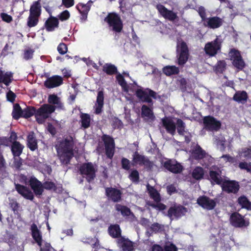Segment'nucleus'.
<instances>
[{
    "label": "nucleus",
    "instance_id": "6e6d98bb",
    "mask_svg": "<svg viewBox=\"0 0 251 251\" xmlns=\"http://www.w3.org/2000/svg\"><path fill=\"white\" fill-rule=\"evenodd\" d=\"M239 155L247 159H251V147L242 149L239 152Z\"/></svg>",
    "mask_w": 251,
    "mask_h": 251
},
{
    "label": "nucleus",
    "instance_id": "e2e57ef3",
    "mask_svg": "<svg viewBox=\"0 0 251 251\" xmlns=\"http://www.w3.org/2000/svg\"><path fill=\"white\" fill-rule=\"evenodd\" d=\"M198 12L201 19V22L203 23L205 22L207 18L206 17V14L204 7L201 6H200L198 8Z\"/></svg>",
    "mask_w": 251,
    "mask_h": 251
},
{
    "label": "nucleus",
    "instance_id": "774afa93",
    "mask_svg": "<svg viewBox=\"0 0 251 251\" xmlns=\"http://www.w3.org/2000/svg\"><path fill=\"white\" fill-rule=\"evenodd\" d=\"M34 50L31 49L25 50L24 53V58L28 60L31 59L33 57Z\"/></svg>",
    "mask_w": 251,
    "mask_h": 251
},
{
    "label": "nucleus",
    "instance_id": "7ed1b4c3",
    "mask_svg": "<svg viewBox=\"0 0 251 251\" xmlns=\"http://www.w3.org/2000/svg\"><path fill=\"white\" fill-rule=\"evenodd\" d=\"M104 21L112 30L117 33L121 32L123 28V23L120 16L115 12L108 14Z\"/></svg>",
    "mask_w": 251,
    "mask_h": 251
},
{
    "label": "nucleus",
    "instance_id": "79ce46f5",
    "mask_svg": "<svg viewBox=\"0 0 251 251\" xmlns=\"http://www.w3.org/2000/svg\"><path fill=\"white\" fill-rule=\"evenodd\" d=\"M115 209L117 211L120 212L122 215L124 217H128L132 214L130 208L126 205L116 204L115 205Z\"/></svg>",
    "mask_w": 251,
    "mask_h": 251
},
{
    "label": "nucleus",
    "instance_id": "72a5a7b5",
    "mask_svg": "<svg viewBox=\"0 0 251 251\" xmlns=\"http://www.w3.org/2000/svg\"><path fill=\"white\" fill-rule=\"evenodd\" d=\"M192 154L195 159H202L205 157L206 152L200 145L197 144L192 150Z\"/></svg>",
    "mask_w": 251,
    "mask_h": 251
},
{
    "label": "nucleus",
    "instance_id": "9b49d317",
    "mask_svg": "<svg viewBox=\"0 0 251 251\" xmlns=\"http://www.w3.org/2000/svg\"><path fill=\"white\" fill-rule=\"evenodd\" d=\"M105 195L108 200L113 202H119L122 200V191L112 187H106Z\"/></svg>",
    "mask_w": 251,
    "mask_h": 251
},
{
    "label": "nucleus",
    "instance_id": "13d9d810",
    "mask_svg": "<svg viewBox=\"0 0 251 251\" xmlns=\"http://www.w3.org/2000/svg\"><path fill=\"white\" fill-rule=\"evenodd\" d=\"M112 127L114 129L121 128L123 126V123L122 121L117 117H114L112 119Z\"/></svg>",
    "mask_w": 251,
    "mask_h": 251
},
{
    "label": "nucleus",
    "instance_id": "423d86ee",
    "mask_svg": "<svg viewBox=\"0 0 251 251\" xmlns=\"http://www.w3.org/2000/svg\"><path fill=\"white\" fill-rule=\"evenodd\" d=\"M229 56L232 65L238 71H242L244 69L246 66V63L240 51L235 49H232L229 52Z\"/></svg>",
    "mask_w": 251,
    "mask_h": 251
},
{
    "label": "nucleus",
    "instance_id": "f03ea898",
    "mask_svg": "<svg viewBox=\"0 0 251 251\" xmlns=\"http://www.w3.org/2000/svg\"><path fill=\"white\" fill-rule=\"evenodd\" d=\"M135 94L140 102L148 103L150 107L152 106L153 104L152 98L154 99L157 98V93L149 88L137 89Z\"/></svg>",
    "mask_w": 251,
    "mask_h": 251
},
{
    "label": "nucleus",
    "instance_id": "c03bdc74",
    "mask_svg": "<svg viewBox=\"0 0 251 251\" xmlns=\"http://www.w3.org/2000/svg\"><path fill=\"white\" fill-rule=\"evenodd\" d=\"M22 118L28 119L34 115L35 116L36 108L34 106H28L23 109Z\"/></svg>",
    "mask_w": 251,
    "mask_h": 251
},
{
    "label": "nucleus",
    "instance_id": "4be33fe9",
    "mask_svg": "<svg viewBox=\"0 0 251 251\" xmlns=\"http://www.w3.org/2000/svg\"><path fill=\"white\" fill-rule=\"evenodd\" d=\"M223 24V20L219 17L215 16L208 18L203 23L204 26L209 28L215 29L220 27Z\"/></svg>",
    "mask_w": 251,
    "mask_h": 251
},
{
    "label": "nucleus",
    "instance_id": "c9c22d12",
    "mask_svg": "<svg viewBox=\"0 0 251 251\" xmlns=\"http://www.w3.org/2000/svg\"><path fill=\"white\" fill-rule=\"evenodd\" d=\"M121 244V248L123 251H132L134 250L133 242L128 239L122 237L119 241Z\"/></svg>",
    "mask_w": 251,
    "mask_h": 251
},
{
    "label": "nucleus",
    "instance_id": "dca6fc26",
    "mask_svg": "<svg viewBox=\"0 0 251 251\" xmlns=\"http://www.w3.org/2000/svg\"><path fill=\"white\" fill-rule=\"evenodd\" d=\"M221 185L223 191L227 193L236 194L240 189L239 182L235 180H224Z\"/></svg>",
    "mask_w": 251,
    "mask_h": 251
},
{
    "label": "nucleus",
    "instance_id": "09e8293b",
    "mask_svg": "<svg viewBox=\"0 0 251 251\" xmlns=\"http://www.w3.org/2000/svg\"><path fill=\"white\" fill-rule=\"evenodd\" d=\"M40 17L29 15L27 20V26L31 28L36 26L39 23Z\"/></svg>",
    "mask_w": 251,
    "mask_h": 251
},
{
    "label": "nucleus",
    "instance_id": "1a4fd4ad",
    "mask_svg": "<svg viewBox=\"0 0 251 251\" xmlns=\"http://www.w3.org/2000/svg\"><path fill=\"white\" fill-rule=\"evenodd\" d=\"M203 128L207 131H218L221 126L220 121L212 116H206L203 118Z\"/></svg>",
    "mask_w": 251,
    "mask_h": 251
},
{
    "label": "nucleus",
    "instance_id": "bb28decb",
    "mask_svg": "<svg viewBox=\"0 0 251 251\" xmlns=\"http://www.w3.org/2000/svg\"><path fill=\"white\" fill-rule=\"evenodd\" d=\"M232 99L234 101L241 104L246 103L249 99V96L246 91H237L234 94Z\"/></svg>",
    "mask_w": 251,
    "mask_h": 251
},
{
    "label": "nucleus",
    "instance_id": "b1692460",
    "mask_svg": "<svg viewBox=\"0 0 251 251\" xmlns=\"http://www.w3.org/2000/svg\"><path fill=\"white\" fill-rule=\"evenodd\" d=\"M162 123L167 132L174 135L176 129V125L174 122L169 117H164L162 119Z\"/></svg>",
    "mask_w": 251,
    "mask_h": 251
},
{
    "label": "nucleus",
    "instance_id": "ddd939ff",
    "mask_svg": "<svg viewBox=\"0 0 251 251\" xmlns=\"http://www.w3.org/2000/svg\"><path fill=\"white\" fill-rule=\"evenodd\" d=\"M221 43L217 38H216L213 41L207 43L204 50L206 54L209 56H214L221 50Z\"/></svg>",
    "mask_w": 251,
    "mask_h": 251
},
{
    "label": "nucleus",
    "instance_id": "680f3d73",
    "mask_svg": "<svg viewBox=\"0 0 251 251\" xmlns=\"http://www.w3.org/2000/svg\"><path fill=\"white\" fill-rule=\"evenodd\" d=\"M238 167L241 170H246L248 172H251V163H248L246 162H240L239 163Z\"/></svg>",
    "mask_w": 251,
    "mask_h": 251
},
{
    "label": "nucleus",
    "instance_id": "aec40b11",
    "mask_svg": "<svg viewBox=\"0 0 251 251\" xmlns=\"http://www.w3.org/2000/svg\"><path fill=\"white\" fill-rule=\"evenodd\" d=\"M15 189L25 199L30 201L34 199V197L33 193L26 186L20 184H15Z\"/></svg>",
    "mask_w": 251,
    "mask_h": 251
},
{
    "label": "nucleus",
    "instance_id": "4d7b16f0",
    "mask_svg": "<svg viewBox=\"0 0 251 251\" xmlns=\"http://www.w3.org/2000/svg\"><path fill=\"white\" fill-rule=\"evenodd\" d=\"M122 168L126 171H129L131 167V162L126 158L123 157L121 161Z\"/></svg>",
    "mask_w": 251,
    "mask_h": 251
},
{
    "label": "nucleus",
    "instance_id": "2eb2a0df",
    "mask_svg": "<svg viewBox=\"0 0 251 251\" xmlns=\"http://www.w3.org/2000/svg\"><path fill=\"white\" fill-rule=\"evenodd\" d=\"M163 167L169 172L177 174L180 173L183 169V166L176 161L168 159L163 164Z\"/></svg>",
    "mask_w": 251,
    "mask_h": 251
},
{
    "label": "nucleus",
    "instance_id": "37998d69",
    "mask_svg": "<svg viewBox=\"0 0 251 251\" xmlns=\"http://www.w3.org/2000/svg\"><path fill=\"white\" fill-rule=\"evenodd\" d=\"M226 63L224 60H219L214 67L213 70L216 74H223L226 68Z\"/></svg>",
    "mask_w": 251,
    "mask_h": 251
},
{
    "label": "nucleus",
    "instance_id": "e433bc0d",
    "mask_svg": "<svg viewBox=\"0 0 251 251\" xmlns=\"http://www.w3.org/2000/svg\"><path fill=\"white\" fill-rule=\"evenodd\" d=\"M237 202L242 208L251 210V202L245 196L243 195L239 197L238 198Z\"/></svg>",
    "mask_w": 251,
    "mask_h": 251
},
{
    "label": "nucleus",
    "instance_id": "a211bd4d",
    "mask_svg": "<svg viewBox=\"0 0 251 251\" xmlns=\"http://www.w3.org/2000/svg\"><path fill=\"white\" fill-rule=\"evenodd\" d=\"M29 185L36 196H41L44 192L43 183L35 177L29 180Z\"/></svg>",
    "mask_w": 251,
    "mask_h": 251
},
{
    "label": "nucleus",
    "instance_id": "a878e982",
    "mask_svg": "<svg viewBox=\"0 0 251 251\" xmlns=\"http://www.w3.org/2000/svg\"><path fill=\"white\" fill-rule=\"evenodd\" d=\"M30 230L33 239L39 246H41L42 243V235L40 230L38 228L37 225L33 223L31 225Z\"/></svg>",
    "mask_w": 251,
    "mask_h": 251
},
{
    "label": "nucleus",
    "instance_id": "20e7f679",
    "mask_svg": "<svg viewBox=\"0 0 251 251\" xmlns=\"http://www.w3.org/2000/svg\"><path fill=\"white\" fill-rule=\"evenodd\" d=\"M55 110V106L49 104L42 105L38 109H36L35 119L36 121L38 124H43Z\"/></svg>",
    "mask_w": 251,
    "mask_h": 251
},
{
    "label": "nucleus",
    "instance_id": "6e6552de",
    "mask_svg": "<svg viewBox=\"0 0 251 251\" xmlns=\"http://www.w3.org/2000/svg\"><path fill=\"white\" fill-rule=\"evenodd\" d=\"M133 161L140 166H144L147 171H151L153 169L154 163L151 161L147 156L140 154L136 151L133 154Z\"/></svg>",
    "mask_w": 251,
    "mask_h": 251
},
{
    "label": "nucleus",
    "instance_id": "5fc2aeb1",
    "mask_svg": "<svg viewBox=\"0 0 251 251\" xmlns=\"http://www.w3.org/2000/svg\"><path fill=\"white\" fill-rule=\"evenodd\" d=\"M43 190H53L56 191L57 190V186L52 181H46L43 183Z\"/></svg>",
    "mask_w": 251,
    "mask_h": 251
},
{
    "label": "nucleus",
    "instance_id": "603ef678",
    "mask_svg": "<svg viewBox=\"0 0 251 251\" xmlns=\"http://www.w3.org/2000/svg\"><path fill=\"white\" fill-rule=\"evenodd\" d=\"M147 204L149 206L159 211L164 210L167 208L166 205L164 203L160 202V201L155 202V203L151 201H148L147 202Z\"/></svg>",
    "mask_w": 251,
    "mask_h": 251
},
{
    "label": "nucleus",
    "instance_id": "a19ab883",
    "mask_svg": "<svg viewBox=\"0 0 251 251\" xmlns=\"http://www.w3.org/2000/svg\"><path fill=\"white\" fill-rule=\"evenodd\" d=\"M141 115L142 117H147L151 119L154 117L152 108L145 104L141 107Z\"/></svg>",
    "mask_w": 251,
    "mask_h": 251
},
{
    "label": "nucleus",
    "instance_id": "473e14b6",
    "mask_svg": "<svg viewBox=\"0 0 251 251\" xmlns=\"http://www.w3.org/2000/svg\"><path fill=\"white\" fill-rule=\"evenodd\" d=\"M108 232L109 235L114 238H119L121 236V229L118 224L111 225L108 227Z\"/></svg>",
    "mask_w": 251,
    "mask_h": 251
},
{
    "label": "nucleus",
    "instance_id": "ea45409f",
    "mask_svg": "<svg viewBox=\"0 0 251 251\" xmlns=\"http://www.w3.org/2000/svg\"><path fill=\"white\" fill-rule=\"evenodd\" d=\"M81 126L86 129L90 126L91 117L87 113H81L80 116Z\"/></svg>",
    "mask_w": 251,
    "mask_h": 251
},
{
    "label": "nucleus",
    "instance_id": "8fccbe9b",
    "mask_svg": "<svg viewBox=\"0 0 251 251\" xmlns=\"http://www.w3.org/2000/svg\"><path fill=\"white\" fill-rule=\"evenodd\" d=\"M101 140L104 143L105 148L115 146L114 139L109 135L103 134L101 137Z\"/></svg>",
    "mask_w": 251,
    "mask_h": 251
},
{
    "label": "nucleus",
    "instance_id": "3c124183",
    "mask_svg": "<svg viewBox=\"0 0 251 251\" xmlns=\"http://www.w3.org/2000/svg\"><path fill=\"white\" fill-rule=\"evenodd\" d=\"M128 178L134 183L138 184L139 182V173L137 170H133L130 173Z\"/></svg>",
    "mask_w": 251,
    "mask_h": 251
},
{
    "label": "nucleus",
    "instance_id": "69168bd1",
    "mask_svg": "<svg viewBox=\"0 0 251 251\" xmlns=\"http://www.w3.org/2000/svg\"><path fill=\"white\" fill-rule=\"evenodd\" d=\"M116 79L118 83L123 87L125 88L127 86V83L124 77V76L120 74H119L116 76Z\"/></svg>",
    "mask_w": 251,
    "mask_h": 251
},
{
    "label": "nucleus",
    "instance_id": "9d476101",
    "mask_svg": "<svg viewBox=\"0 0 251 251\" xmlns=\"http://www.w3.org/2000/svg\"><path fill=\"white\" fill-rule=\"evenodd\" d=\"M187 212V209L181 205H177L171 206L167 212V216L171 220L174 218L178 219L185 215Z\"/></svg>",
    "mask_w": 251,
    "mask_h": 251
},
{
    "label": "nucleus",
    "instance_id": "0eeeda50",
    "mask_svg": "<svg viewBox=\"0 0 251 251\" xmlns=\"http://www.w3.org/2000/svg\"><path fill=\"white\" fill-rule=\"evenodd\" d=\"M177 63L180 66L184 65L188 59L189 49L186 43L182 41L177 46Z\"/></svg>",
    "mask_w": 251,
    "mask_h": 251
},
{
    "label": "nucleus",
    "instance_id": "de8ad7c7",
    "mask_svg": "<svg viewBox=\"0 0 251 251\" xmlns=\"http://www.w3.org/2000/svg\"><path fill=\"white\" fill-rule=\"evenodd\" d=\"M204 175L203 169L201 167H197L193 171L192 176L196 180H200L203 178Z\"/></svg>",
    "mask_w": 251,
    "mask_h": 251
},
{
    "label": "nucleus",
    "instance_id": "4c0bfd02",
    "mask_svg": "<svg viewBox=\"0 0 251 251\" xmlns=\"http://www.w3.org/2000/svg\"><path fill=\"white\" fill-rule=\"evenodd\" d=\"M102 71L109 75H116L118 73L117 67L111 63H105L102 67Z\"/></svg>",
    "mask_w": 251,
    "mask_h": 251
},
{
    "label": "nucleus",
    "instance_id": "052dcab7",
    "mask_svg": "<svg viewBox=\"0 0 251 251\" xmlns=\"http://www.w3.org/2000/svg\"><path fill=\"white\" fill-rule=\"evenodd\" d=\"M58 52L61 54L64 55L68 51V47L67 45L64 43H60L57 48Z\"/></svg>",
    "mask_w": 251,
    "mask_h": 251
},
{
    "label": "nucleus",
    "instance_id": "412c9836",
    "mask_svg": "<svg viewBox=\"0 0 251 251\" xmlns=\"http://www.w3.org/2000/svg\"><path fill=\"white\" fill-rule=\"evenodd\" d=\"M59 26L58 19L55 17L50 16L46 21L44 27L48 32H51Z\"/></svg>",
    "mask_w": 251,
    "mask_h": 251
},
{
    "label": "nucleus",
    "instance_id": "c756f323",
    "mask_svg": "<svg viewBox=\"0 0 251 251\" xmlns=\"http://www.w3.org/2000/svg\"><path fill=\"white\" fill-rule=\"evenodd\" d=\"M27 146L31 151H34L38 148L37 140L33 132H30L27 135Z\"/></svg>",
    "mask_w": 251,
    "mask_h": 251
},
{
    "label": "nucleus",
    "instance_id": "a18cd8bd",
    "mask_svg": "<svg viewBox=\"0 0 251 251\" xmlns=\"http://www.w3.org/2000/svg\"><path fill=\"white\" fill-rule=\"evenodd\" d=\"M23 109H22L20 105L18 103H16L13 106L12 111V117L15 120H18L20 118L22 117Z\"/></svg>",
    "mask_w": 251,
    "mask_h": 251
},
{
    "label": "nucleus",
    "instance_id": "864d4df0",
    "mask_svg": "<svg viewBox=\"0 0 251 251\" xmlns=\"http://www.w3.org/2000/svg\"><path fill=\"white\" fill-rule=\"evenodd\" d=\"M177 130L179 135H183L185 132V123L180 119L176 121Z\"/></svg>",
    "mask_w": 251,
    "mask_h": 251
},
{
    "label": "nucleus",
    "instance_id": "338daca9",
    "mask_svg": "<svg viewBox=\"0 0 251 251\" xmlns=\"http://www.w3.org/2000/svg\"><path fill=\"white\" fill-rule=\"evenodd\" d=\"M163 249L164 251H178V248L173 243L165 245Z\"/></svg>",
    "mask_w": 251,
    "mask_h": 251
},
{
    "label": "nucleus",
    "instance_id": "7c9ffc66",
    "mask_svg": "<svg viewBox=\"0 0 251 251\" xmlns=\"http://www.w3.org/2000/svg\"><path fill=\"white\" fill-rule=\"evenodd\" d=\"M24 146L19 142H13L11 146V151L14 157H19L23 152Z\"/></svg>",
    "mask_w": 251,
    "mask_h": 251
},
{
    "label": "nucleus",
    "instance_id": "f704fd0d",
    "mask_svg": "<svg viewBox=\"0 0 251 251\" xmlns=\"http://www.w3.org/2000/svg\"><path fill=\"white\" fill-rule=\"evenodd\" d=\"M41 11V4L40 0L35 1L30 6L29 15L40 17Z\"/></svg>",
    "mask_w": 251,
    "mask_h": 251
},
{
    "label": "nucleus",
    "instance_id": "58836bf2",
    "mask_svg": "<svg viewBox=\"0 0 251 251\" xmlns=\"http://www.w3.org/2000/svg\"><path fill=\"white\" fill-rule=\"evenodd\" d=\"M163 72L167 76H171L178 74L179 70L175 66H166L163 68Z\"/></svg>",
    "mask_w": 251,
    "mask_h": 251
},
{
    "label": "nucleus",
    "instance_id": "39448f33",
    "mask_svg": "<svg viewBox=\"0 0 251 251\" xmlns=\"http://www.w3.org/2000/svg\"><path fill=\"white\" fill-rule=\"evenodd\" d=\"M79 173L83 177L85 178L87 181L91 182L96 176L97 169L92 162L82 164L78 169Z\"/></svg>",
    "mask_w": 251,
    "mask_h": 251
},
{
    "label": "nucleus",
    "instance_id": "6ab92c4d",
    "mask_svg": "<svg viewBox=\"0 0 251 251\" xmlns=\"http://www.w3.org/2000/svg\"><path fill=\"white\" fill-rule=\"evenodd\" d=\"M63 83V79L62 76L58 75H54L47 79L44 82V86L49 89L58 87Z\"/></svg>",
    "mask_w": 251,
    "mask_h": 251
},
{
    "label": "nucleus",
    "instance_id": "2f4dec72",
    "mask_svg": "<svg viewBox=\"0 0 251 251\" xmlns=\"http://www.w3.org/2000/svg\"><path fill=\"white\" fill-rule=\"evenodd\" d=\"M147 189L151 199L153 200L154 202H160L161 201V196L157 190L153 186L148 184Z\"/></svg>",
    "mask_w": 251,
    "mask_h": 251
},
{
    "label": "nucleus",
    "instance_id": "0e129e2a",
    "mask_svg": "<svg viewBox=\"0 0 251 251\" xmlns=\"http://www.w3.org/2000/svg\"><path fill=\"white\" fill-rule=\"evenodd\" d=\"M58 17L60 21H64L68 20L70 18V14L69 11L65 10L60 13Z\"/></svg>",
    "mask_w": 251,
    "mask_h": 251
},
{
    "label": "nucleus",
    "instance_id": "bf43d9fd",
    "mask_svg": "<svg viewBox=\"0 0 251 251\" xmlns=\"http://www.w3.org/2000/svg\"><path fill=\"white\" fill-rule=\"evenodd\" d=\"M115 146H112L105 148V154L107 158L112 159L114 156L115 152Z\"/></svg>",
    "mask_w": 251,
    "mask_h": 251
},
{
    "label": "nucleus",
    "instance_id": "49530a36",
    "mask_svg": "<svg viewBox=\"0 0 251 251\" xmlns=\"http://www.w3.org/2000/svg\"><path fill=\"white\" fill-rule=\"evenodd\" d=\"M48 102L50 104L56 105L58 107L62 108L63 107V104L61 103L60 98L56 95H50L48 97Z\"/></svg>",
    "mask_w": 251,
    "mask_h": 251
},
{
    "label": "nucleus",
    "instance_id": "4468645a",
    "mask_svg": "<svg viewBox=\"0 0 251 251\" xmlns=\"http://www.w3.org/2000/svg\"><path fill=\"white\" fill-rule=\"evenodd\" d=\"M156 8L160 15L166 20L170 21H174L178 19L176 13L172 10H169L161 4H157L156 5Z\"/></svg>",
    "mask_w": 251,
    "mask_h": 251
},
{
    "label": "nucleus",
    "instance_id": "393cba45",
    "mask_svg": "<svg viewBox=\"0 0 251 251\" xmlns=\"http://www.w3.org/2000/svg\"><path fill=\"white\" fill-rule=\"evenodd\" d=\"M76 9L81 14L80 20L81 22H84L87 19L88 13L90 10V5L88 4H83L79 3L76 6Z\"/></svg>",
    "mask_w": 251,
    "mask_h": 251
},
{
    "label": "nucleus",
    "instance_id": "c85d7f7f",
    "mask_svg": "<svg viewBox=\"0 0 251 251\" xmlns=\"http://www.w3.org/2000/svg\"><path fill=\"white\" fill-rule=\"evenodd\" d=\"M13 74L11 72H6L4 73L1 68L0 67V83H3L6 86H8L13 79Z\"/></svg>",
    "mask_w": 251,
    "mask_h": 251
},
{
    "label": "nucleus",
    "instance_id": "f3484780",
    "mask_svg": "<svg viewBox=\"0 0 251 251\" xmlns=\"http://www.w3.org/2000/svg\"><path fill=\"white\" fill-rule=\"evenodd\" d=\"M198 204L204 209L210 210L213 209L216 205V201L210 199L206 196H200L197 200Z\"/></svg>",
    "mask_w": 251,
    "mask_h": 251
},
{
    "label": "nucleus",
    "instance_id": "f8f14e48",
    "mask_svg": "<svg viewBox=\"0 0 251 251\" xmlns=\"http://www.w3.org/2000/svg\"><path fill=\"white\" fill-rule=\"evenodd\" d=\"M229 221L231 225L235 227H246L249 225V222L246 221L244 216L237 212L231 214Z\"/></svg>",
    "mask_w": 251,
    "mask_h": 251
},
{
    "label": "nucleus",
    "instance_id": "f257e3e1",
    "mask_svg": "<svg viewBox=\"0 0 251 251\" xmlns=\"http://www.w3.org/2000/svg\"><path fill=\"white\" fill-rule=\"evenodd\" d=\"M74 142L72 136L64 138L55 145L57 153L62 164L67 165L70 164L74 155Z\"/></svg>",
    "mask_w": 251,
    "mask_h": 251
},
{
    "label": "nucleus",
    "instance_id": "5701e85b",
    "mask_svg": "<svg viewBox=\"0 0 251 251\" xmlns=\"http://www.w3.org/2000/svg\"><path fill=\"white\" fill-rule=\"evenodd\" d=\"M209 174L211 182L221 185L224 181L222 177V172L218 167L216 170H210Z\"/></svg>",
    "mask_w": 251,
    "mask_h": 251
},
{
    "label": "nucleus",
    "instance_id": "cd10ccee",
    "mask_svg": "<svg viewBox=\"0 0 251 251\" xmlns=\"http://www.w3.org/2000/svg\"><path fill=\"white\" fill-rule=\"evenodd\" d=\"M96 105L95 112L96 114H99L102 112L104 105V92L102 90L98 92Z\"/></svg>",
    "mask_w": 251,
    "mask_h": 251
}]
</instances>
